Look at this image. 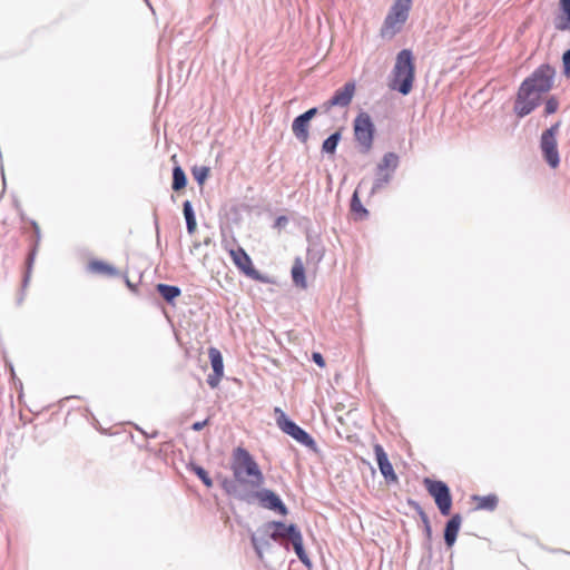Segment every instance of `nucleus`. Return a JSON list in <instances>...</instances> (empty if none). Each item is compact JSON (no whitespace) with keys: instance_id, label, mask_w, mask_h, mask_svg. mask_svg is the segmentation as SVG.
Wrapping results in <instances>:
<instances>
[{"instance_id":"1","label":"nucleus","mask_w":570,"mask_h":570,"mask_svg":"<svg viewBox=\"0 0 570 570\" xmlns=\"http://www.w3.org/2000/svg\"><path fill=\"white\" fill-rule=\"evenodd\" d=\"M248 531L252 548L261 562L265 560V551L272 548V541L289 551V544L281 541L282 539H287L303 566L308 570L312 569L313 562L306 552L301 528L296 523H287L284 520H271L259 525L256 531H252L250 528H248Z\"/></svg>"},{"instance_id":"2","label":"nucleus","mask_w":570,"mask_h":570,"mask_svg":"<svg viewBox=\"0 0 570 570\" xmlns=\"http://www.w3.org/2000/svg\"><path fill=\"white\" fill-rule=\"evenodd\" d=\"M556 68L549 62L539 65L525 77L515 94L513 112L518 118L532 114L543 102V95L554 86Z\"/></svg>"},{"instance_id":"3","label":"nucleus","mask_w":570,"mask_h":570,"mask_svg":"<svg viewBox=\"0 0 570 570\" xmlns=\"http://www.w3.org/2000/svg\"><path fill=\"white\" fill-rule=\"evenodd\" d=\"M229 469L233 476L217 472L215 479L224 493L232 499L239 501L245 487L258 485L262 482V469L254 455L244 446L233 450Z\"/></svg>"},{"instance_id":"4","label":"nucleus","mask_w":570,"mask_h":570,"mask_svg":"<svg viewBox=\"0 0 570 570\" xmlns=\"http://www.w3.org/2000/svg\"><path fill=\"white\" fill-rule=\"evenodd\" d=\"M265 484V475L262 472V482L258 485L245 487L239 501L248 505L258 504L262 509L272 511L281 517H287L289 513L288 507L285 504L281 495Z\"/></svg>"},{"instance_id":"5","label":"nucleus","mask_w":570,"mask_h":570,"mask_svg":"<svg viewBox=\"0 0 570 570\" xmlns=\"http://www.w3.org/2000/svg\"><path fill=\"white\" fill-rule=\"evenodd\" d=\"M392 75L391 89L403 96L409 95L415 80V59L411 49L404 48L397 52Z\"/></svg>"},{"instance_id":"6","label":"nucleus","mask_w":570,"mask_h":570,"mask_svg":"<svg viewBox=\"0 0 570 570\" xmlns=\"http://www.w3.org/2000/svg\"><path fill=\"white\" fill-rule=\"evenodd\" d=\"M222 244L228 252L233 264L240 274L262 284H274V279L269 275L259 272L254 266L250 256L240 245L237 244L235 238H233L232 242L223 239Z\"/></svg>"},{"instance_id":"7","label":"nucleus","mask_w":570,"mask_h":570,"mask_svg":"<svg viewBox=\"0 0 570 570\" xmlns=\"http://www.w3.org/2000/svg\"><path fill=\"white\" fill-rule=\"evenodd\" d=\"M274 416L278 429L284 434L291 436L309 451L318 453V445L312 434L292 420L279 406L274 407Z\"/></svg>"},{"instance_id":"8","label":"nucleus","mask_w":570,"mask_h":570,"mask_svg":"<svg viewBox=\"0 0 570 570\" xmlns=\"http://www.w3.org/2000/svg\"><path fill=\"white\" fill-rule=\"evenodd\" d=\"M353 137L361 154L367 155L374 145L376 127L371 115L361 110L352 122Z\"/></svg>"},{"instance_id":"9","label":"nucleus","mask_w":570,"mask_h":570,"mask_svg":"<svg viewBox=\"0 0 570 570\" xmlns=\"http://www.w3.org/2000/svg\"><path fill=\"white\" fill-rule=\"evenodd\" d=\"M561 124V120L553 122L550 127L542 130L539 137V150L541 157L550 169H557L561 163L558 146V135Z\"/></svg>"},{"instance_id":"10","label":"nucleus","mask_w":570,"mask_h":570,"mask_svg":"<svg viewBox=\"0 0 570 570\" xmlns=\"http://www.w3.org/2000/svg\"><path fill=\"white\" fill-rule=\"evenodd\" d=\"M423 485L429 495L433 499L440 514L443 517L451 515L453 495L449 484L445 481L426 476L423 479Z\"/></svg>"},{"instance_id":"11","label":"nucleus","mask_w":570,"mask_h":570,"mask_svg":"<svg viewBox=\"0 0 570 570\" xmlns=\"http://www.w3.org/2000/svg\"><path fill=\"white\" fill-rule=\"evenodd\" d=\"M29 224L33 229V235L30 239L29 250L24 261V271L21 279V292L17 297V304L20 305L24 299V291L28 287L31 274L33 271L35 261L39 252L41 230L38 223L35 219H29Z\"/></svg>"},{"instance_id":"12","label":"nucleus","mask_w":570,"mask_h":570,"mask_svg":"<svg viewBox=\"0 0 570 570\" xmlns=\"http://www.w3.org/2000/svg\"><path fill=\"white\" fill-rule=\"evenodd\" d=\"M410 10L411 9L392 4L380 29V36L383 39L392 40L401 32L403 24L407 21Z\"/></svg>"},{"instance_id":"13","label":"nucleus","mask_w":570,"mask_h":570,"mask_svg":"<svg viewBox=\"0 0 570 570\" xmlns=\"http://www.w3.org/2000/svg\"><path fill=\"white\" fill-rule=\"evenodd\" d=\"M374 454L375 460L379 466V470L384 478L386 484H393L399 482V476L394 471V468L389 459L387 453L385 452L384 448L376 443L374 444Z\"/></svg>"},{"instance_id":"14","label":"nucleus","mask_w":570,"mask_h":570,"mask_svg":"<svg viewBox=\"0 0 570 570\" xmlns=\"http://www.w3.org/2000/svg\"><path fill=\"white\" fill-rule=\"evenodd\" d=\"M208 357L213 372L207 376V384L216 389L224 376V358L222 352L214 346L208 348Z\"/></svg>"},{"instance_id":"15","label":"nucleus","mask_w":570,"mask_h":570,"mask_svg":"<svg viewBox=\"0 0 570 570\" xmlns=\"http://www.w3.org/2000/svg\"><path fill=\"white\" fill-rule=\"evenodd\" d=\"M305 236L307 242L306 262L307 264H318L325 254V247L321 236L316 233H312L309 228H306Z\"/></svg>"},{"instance_id":"16","label":"nucleus","mask_w":570,"mask_h":570,"mask_svg":"<svg viewBox=\"0 0 570 570\" xmlns=\"http://www.w3.org/2000/svg\"><path fill=\"white\" fill-rule=\"evenodd\" d=\"M449 517L443 529V540L445 547L451 549L456 542L463 518L460 513H454Z\"/></svg>"},{"instance_id":"17","label":"nucleus","mask_w":570,"mask_h":570,"mask_svg":"<svg viewBox=\"0 0 570 570\" xmlns=\"http://www.w3.org/2000/svg\"><path fill=\"white\" fill-rule=\"evenodd\" d=\"M356 92V82L354 80L346 81L342 87L336 89L331 96L335 105L341 108H346L351 105Z\"/></svg>"},{"instance_id":"18","label":"nucleus","mask_w":570,"mask_h":570,"mask_svg":"<svg viewBox=\"0 0 570 570\" xmlns=\"http://www.w3.org/2000/svg\"><path fill=\"white\" fill-rule=\"evenodd\" d=\"M553 24L558 31H570V0H559Z\"/></svg>"},{"instance_id":"19","label":"nucleus","mask_w":570,"mask_h":570,"mask_svg":"<svg viewBox=\"0 0 570 570\" xmlns=\"http://www.w3.org/2000/svg\"><path fill=\"white\" fill-rule=\"evenodd\" d=\"M170 160L174 163L171 169V189L176 193L185 189L188 184V177L177 160V155H173Z\"/></svg>"},{"instance_id":"20","label":"nucleus","mask_w":570,"mask_h":570,"mask_svg":"<svg viewBox=\"0 0 570 570\" xmlns=\"http://www.w3.org/2000/svg\"><path fill=\"white\" fill-rule=\"evenodd\" d=\"M87 269L92 274L107 277H117L120 275L119 269L115 265L98 258L90 259Z\"/></svg>"},{"instance_id":"21","label":"nucleus","mask_w":570,"mask_h":570,"mask_svg":"<svg viewBox=\"0 0 570 570\" xmlns=\"http://www.w3.org/2000/svg\"><path fill=\"white\" fill-rule=\"evenodd\" d=\"M309 126L311 121L304 118L302 115H297L292 121V131L295 138L306 144L309 139Z\"/></svg>"},{"instance_id":"22","label":"nucleus","mask_w":570,"mask_h":570,"mask_svg":"<svg viewBox=\"0 0 570 570\" xmlns=\"http://www.w3.org/2000/svg\"><path fill=\"white\" fill-rule=\"evenodd\" d=\"M157 294L170 306H175L177 298L181 295V288L177 285L158 283L155 286Z\"/></svg>"},{"instance_id":"23","label":"nucleus","mask_w":570,"mask_h":570,"mask_svg":"<svg viewBox=\"0 0 570 570\" xmlns=\"http://www.w3.org/2000/svg\"><path fill=\"white\" fill-rule=\"evenodd\" d=\"M291 277L293 284L301 289L307 288V279H306V271L303 264V261L299 256L295 257L292 269Z\"/></svg>"},{"instance_id":"24","label":"nucleus","mask_w":570,"mask_h":570,"mask_svg":"<svg viewBox=\"0 0 570 570\" xmlns=\"http://www.w3.org/2000/svg\"><path fill=\"white\" fill-rule=\"evenodd\" d=\"M423 527V535L424 540L422 542V548L424 550V554L422 561L428 560L431 561L433 558V549H432V540H433V529L430 521V518H425L421 520Z\"/></svg>"},{"instance_id":"25","label":"nucleus","mask_w":570,"mask_h":570,"mask_svg":"<svg viewBox=\"0 0 570 570\" xmlns=\"http://www.w3.org/2000/svg\"><path fill=\"white\" fill-rule=\"evenodd\" d=\"M400 166V156L394 151H387L383 155L381 160L377 163L374 170L380 173H390L393 174Z\"/></svg>"},{"instance_id":"26","label":"nucleus","mask_w":570,"mask_h":570,"mask_svg":"<svg viewBox=\"0 0 570 570\" xmlns=\"http://www.w3.org/2000/svg\"><path fill=\"white\" fill-rule=\"evenodd\" d=\"M343 130L344 127H340L323 140L321 147V153L323 155L333 156L336 154L337 147L343 137Z\"/></svg>"},{"instance_id":"27","label":"nucleus","mask_w":570,"mask_h":570,"mask_svg":"<svg viewBox=\"0 0 570 570\" xmlns=\"http://www.w3.org/2000/svg\"><path fill=\"white\" fill-rule=\"evenodd\" d=\"M471 500L476 503L475 510L494 511L499 504V498L495 493L487 495L473 494Z\"/></svg>"},{"instance_id":"28","label":"nucleus","mask_w":570,"mask_h":570,"mask_svg":"<svg viewBox=\"0 0 570 570\" xmlns=\"http://www.w3.org/2000/svg\"><path fill=\"white\" fill-rule=\"evenodd\" d=\"M186 470L195 474L198 478V480L204 484V487H206L207 489L213 488V478L209 475L208 471L204 466L198 464L196 461L190 460L189 462H187Z\"/></svg>"},{"instance_id":"29","label":"nucleus","mask_w":570,"mask_h":570,"mask_svg":"<svg viewBox=\"0 0 570 570\" xmlns=\"http://www.w3.org/2000/svg\"><path fill=\"white\" fill-rule=\"evenodd\" d=\"M350 210L356 220L367 219L370 216L368 209L363 205L358 190L355 189L350 199Z\"/></svg>"},{"instance_id":"30","label":"nucleus","mask_w":570,"mask_h":570,"mask_svg":"<svg viewBox=\"0 0 570 570\" xmlns=\"http://www.w3.org/2000/svg\"><path fill=\"white\" fill-rule=\"evenodd\" d=\"M183 214L186 222L187 233L193 235L197 229V218L193 203L189 199L183 202Z\"/></svg>"},{"instance_id":"31","label":"nucleus","mask_w":570,"mask_h":570,"mask_svg":"<svg viewBox=\"0 0 570 570\" xmlns=\"http://www.w3.org/2000/svg\"><path fill=\"white\" fill-rule=\"evenodd\" d=\"M393 177H394L393 174L380 173L377 170H374V179H373L370 195H375L381 189H383L386 185H389L392 181Z\"/></svg>"},{"instance_id":"32","label":"nucleus","mask_w":570,"mask_h":570,"mask_svg":"<svg viewBox=\"0 0 570 570\" xmlns=\"http://www.w3.org/2000/svg\"><path fill=\"white\" fill-rule=\"evenodd\" d=\"M191 175L194 180L203 186L210 175V168L208 166H194L191 168Z\"/></svg>"},{"instance_id":"33","label":"nucleus","mask_w":570,"mask_h":570,"mask_svg":"<svg viewBox=\"0 0 570 570\" xmlns=\"http://www.w3.org/2000/svg\"><path fill=\"white\" fill-rule=\"evenodd\" d=\"M542 104H544L543 115L546 117L551 116L559 110L560 101L559 98L554 95H551L547 99H543Z\"/></svg>"},{"instance_id":"34","label":"nucleus","mask_w":570,"mask_h":570,"mask_svg":"<svg viewBox=\"0 0 570 570\" xmlns=\"http://www.w3.org/2000/svg\"><path fill=\"white\" fill-rule=\"evenodd\" d=\"M562 75L570 78V48L566 49L561 56Z\"/></svg>"},{"instance_id":"35","label":"nucleus","mask_w":570,"mask_h":570,"mask_svg":"<svg viewBox=\"0 0 570 570\" xmlns=\"http://www.w3.org/2000/svg\"><path fill=\"white\" fill-rule=\"evenodd\" d=\"M407 505L411 507L419 515L420 520L428 518V513L421 507V504L414 499H407Z\"/></svg>"},{"instance_id":"36","label":"nucleus","mask_w":570,"mask_h":570,"mask_svg":"<svg viewBox=\"0 0 570 570\" xmlns=\"http://www.w3.org/2000/svg\"><path fill=\"white\" fill-rule=\"evenodd\" d=\"M311 361L321 368L325 367L326 365L325 358L320 352H312Z\"/></svg>"},{"instance_id":"37","label":"nucleus","mask_w":570,"mask_h":570,"mask_svg":"<svg viewBox=\"0 0 570 570\" xmlns=\"http://www.w3.org/2000/svg\"><path fill=\"white\" fill-rule=\"evenodd\" d=\"M321 114V108L318 106L311 107L309 109L305 110L301 115L306 118L307 120L312 121L313 118H315L317 115Z\"/></svg>"},{"instance_id":"38","label":"nucleus","mask_w":570,"mask_h":570,"mask_svg":"<svg viewBox=\"0 0 570 570\" xmlns=\"http://www.w3.org/2000/svg\"><path fill=\"white\" fill-rule=\"evenodd\" d=\"M288 224V217L286 215H279L275 218L273 227L277 229L284 228Z\"/></svg>"},{"instance_id":"39","label":"nucleus","mask_w":570,"mask_h":570,"mask_svg":"<svg viewBox=\"0 0 570 570\" xmlns=\"http://www.w3.org/2000/svg\"><path fill=\"white\" fill-rule=\"evenodd\" d=\"M334 107L337 106L335 105L334 100H332V98L325 100L323 104L318 106V108H321V114H327Z\"/></svg>"},{"instance_id":"40","label":"nucleus","mask_w":570,"mask_h":570,"mask_svg":"<svg viewBox=\"0 0 570 570\" xmlns=\"http://www.w3.org/2000/svg\"><path fill=\"white\" fill-rule=\"evenodd\" d=\"M153 218H154V227H155V232H156V240H157V245H159L160 244V227H159V219H158L156 209L153 213Z\"/></svg>"},{"instance_id":"41","label":"nucleus","mask_w":570,"mask_h":570,"mask_svg":"<svg viewBox=\"0 0 570 570\" xmlns=\"http://www.w3.org/2000/svg\"><path fill=\"white\" fill-rule=\"evenodd\" d=\"M209 423V417L203 421H196L191 424L190 429L195 432H200Z\"/></svg>"},{"instance_id":"42","label":"nucleus","mask_w":570,"mask_h":570,"mask_svg":"<svg viewBox=\"0 0 570 570\" xmlns=\"http://www.w3.org/2000/svg\"><path fill=\"white\" fill-rule=\"evenodd\" d=\"M122 277H124V282H125V284H126L127 288H128L131 293L137 294V293H138V284L132 283V282L129 279V277L127 276V274H124V275H122Z\"/></svg>"},{"instance_id":"43","label":"nucleus","mask_w":570,"mask_h":570,"mask_svg":"<svg viewBox=\"0 0 570 570\" xmlns=\"http://www.w3.org/2000/svg\"><path fill=\"white\" fill-rule=\"evenodd\" d=\"M412 3H413V0H394V2H393L394 6H400V7H404L407 9L412 8Z\"/></svg>"},{"instance_id":"44","label":"nucleus","mask_w":570,"mask_h":570,"mask_svg":"<svg viewBox=\"0 0 570 570\" xmlns=\"http://www.w3.org/2000/svg\"><path fill=\"white\" fill-rule=\"evenodd\" d=\"M17 212H18V215H19V217H20V219H21L22 222H28V223H29V219L27 218V216H26V214H24V210H23L22 208H20V209H19V210H17Z\"/></svg>"},{"instance_id":"45","label":"nucleus","mask_w":570,"mask_h":570,"mask_svg":"<svg viewBox=\"0 0 570 570\" xmlns=\"http://www.w3.org/2000/svg\"><path fill=\"white\" fill-rule=\"evenodd\" d=\"M12 203H13V207H14L16 210H19L20 208H22L21 204H20V200L17 197H13Z\"/></svg>"},{"instance_id":"46","label":"nucleus","mask_w":570,"mask_h":570,"mask_svg":"<svg viewBox=\"0 0 570 570\" xmlns=\"http://www.w3.org/2000/svg\"><path fill=\"white\" fill-rule=\"evenodd\" d=\"M159 435V432L157 430L153 431L151 433L147 432L146 438L147 439H156Z\"/></svg>"},{"instance_id":"47","label":"nucleus","mask_w":570,"mask_h":570,"mask_svg":"<svg viewBox=\"0 0 570 570\" xmlns=\"http://www.w3.org/2000/svg\"><path fill=\"white\" fill-rule=\"evenodd\" d=\"M134 426H135V429H136L138 432H140V433L146 438L147 432H146L141 426H139V425H137V424H134Z\"/></svg>"},{"instance_id":"48","label":"nucleus","mask_w":570,"mask_h":570,"mask_svg":"<svg viewBox=\"0 0 570 570\" xmlns=\"http://www.w3.org/2000/svg\"><path fill=\"white\" fill-rule=\"evenodd\" d=\"M200 245H202V243H199V242H195V243L193 244V248H191V250H190V252L193 253V250H194V249H198V248L200 247Z\"/></svg>"},{"instance_id":"49","label":"nucleus","mask_w":570,"mask_h":570,"mask_svg":"<svg viewBox=\"0 0 570 570\" xmlns=\"http://www.w3.org/2000/svg\"><path fill=\"white\" fill-rule=\"evenodd\" d=\"M210 243H212V239H210L209 237H207V238L203 242V244H204V245H209Z\"/></svg>"}]
</instances>
